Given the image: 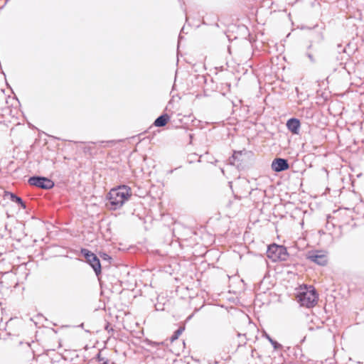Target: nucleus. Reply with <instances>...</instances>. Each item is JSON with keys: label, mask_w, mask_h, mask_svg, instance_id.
<instances>
[{"label": "nucleus", "mask_w": 364, "mask_h": 364, "mask_svg": "<svg viewBox=\"0 0 364 364\" xmlns=\"http://www.w3.org/2000/svg\"><path fill=\"white\" fill-rule=\"evenodd\" d=\"M267 257L272 261H286L289 257L287 248L277 244L270 245L267 251Z\"/></svg>", "instance_id": "nucleus-3"}, {"label": "nucleus", "mask_w": 364, "mask_h": 364, "mask_svg": "<svg viewBox=\"0 0 364 364\" xmlns=\"http://www.w3.org/2000/svg\"><path fill=\"white\" fill-rule=\"evenodd\" d=\"M28 183L31 186L46 190L52 188L55 185L54 182L48 178L39 176L30 177L28 179Z\"/></svg>", "instance_id": "nucleus-5"}, {"label": "nucleus", "mask_w": 364, "mask_h": 364, "mask_svg": "<svg viewBox=\"0 0 364 364\" xmlns=\"http://www.w3.org/2000/svg\"><path fill=\"white\" fill-rule=\"evenodd\" d=\"M149 345L151 346H157L159 343L154 341H149Z\"/></svg>", "instance_id": "nucleus-17"}, {"label": "nucleus", "mask_w": 364, "mask_h": 364, "mask_svg": "<svg viewBox=\"0 0 364 364\" xmlns=\"http://www.w3.org/2000/svg\"><path fill=\"white\" fill-rule=\"evenodd\" d=\"M80 253L85 258L86 262L92 268L98 279H100V276L102 273V266L99 258L95 254L85 248H82L80 250Z\"/></svg>", "instance_id": "nucleus-4"}, {"label": "nucleus", "mask_w": 364, "mask_h": 364, "mask_svg": "<svg viewBox=\"0 0 364 364\" xmlns=\"http://www.w3.org/2000/svg\"><path fill=\"white\" fill-rule=\"evenodd\" d=\"M97 359L101 364H108V360L102 358L100 353L97 355Z\"/></svg>", "instance_id": "nucleus-15"}, {"label": "nucleus", "mask_w": 364, "mask_h": 364, "mask_svg": "<svg viewBox=\"0 0 364 364\" xmlns=\"http://www.w3.org/2000/svg\"><path fill=\"white\" fill-rule=\"evenodd\" d=\"M264 336L271 343V344L272 345L273 348L275 350H277V349H279L282 348V345L280 343H279L277 341L273 340L270 337V336L269 334H267V333H264Z\"/></svg>", "instance_id": "nucleus-13"}, {"label": "nucleus", "mask_w": 364, "mask_h": 364, "mask_svg": "<svg viewBox=\"0 0 364 364\" xmlns=\"http://www.w3.org/2000/svg\"><path fill=\"white\" fill-rule=\"evenodd\" d=\"M242 155V151H235L232 156L229 159V161L230 164H235V161H240V157Z\"/></svg>", "instance_id": "nucleus-12"}, {"label": "nucleus", "mask_w": 364, "mask_h": 364, "mask_svg": "<svg viewBox=\"0 0 364 364\" xmlns=\"http://www.w3.org/2000/svg\"><path fill=\"white\" fill-rule=\"evenodd\" d=\"M271 167L275 172H282L289 169V165L287 159L276 158L272 161Z\"/></svg>", "instance_id": "nucleus-7"}, {"label": "nucleus", "mask_w": 364, "mask_h": 364, "mask_svg": "<svg viewBox=\"0 0 364 364\" xmlns=\"http://www.w3.org/2000/svg\"><path fill=\"white\" fill-rule=\"evenodd\" d=\"M305 338H306V337L304 336V338L301 340V342H304Z\"/></svg>", "instance_id": "nucleus-18"}, {"label": "nucleus", "mask_w": 364, "mask_h": 364, "mask_svg": "<svg viewBox=\"0 0 364 364\" xmlns=\"http://www.w3.org/2000/svg\"><path fill=\"white\" fill-rule=\"evenodd\" d=\"M100 257L104 260L109 261V260L112 259V257L109 255H107V253H102L100 255Z\"/></svg>", "instance_id": "nucleus-16"}, {"label": "nucleus", "mask_w": 364, "mask_h": 364, "mask_svg": "<svg viewBox=\"0 0 364 364\" xmlns=\"http://www.w3.org/2000/svg\"><path fill=\"white\" fill-rule=\"evenodd\" d=\"M132 196L131 188L127 186H119L112 188L106 196V206L110 210H117L122 207Z\"/></svg>", "instance_id": "nucleus-1"}, {"label": "nucleus", "mask_w": 364, "mask_h": 364, "mask_svg": "<svg viewBox=\"0 0 364 364\" xmlns=\"http://www.w3.org/2000/svg\"><path fill=\"white\" fill-rule=\"evenodd\" d=\"M301 123L296 118H291L287 122V129L294 134H298L299 132Z\"/></svg>", "instance_id": "nucleus-9"}, {"label": "nucleus", "mask_w": 364, "mask_h": 364, "mask_svg": "<svg viewBox=\"0 0 364 364\" xmlns=\"http://www.w3.org/2000/svg\"><path fill=\"white\" fill-rule=\"evenodd\" d=\"M184 330L185 327L182 326L179 327L176 331H175L173 334L170 338L171 342H173L174 341L177 340Z\"/></svg>", "instance_id": "nucleus-14"}, {"label": "nucleus", "mask_w": 364, "mask_h": 364, "mask_svg": "<svg viewBox=\"0 0 364 364\" xmlns=\"http://www.w3.org/2000/svg\"><path fill=\"white\" fill-rule=\"evenodd\" d=\"M306 258L320 266H325L328 262L326 255L321 251H310L306 255Z\"/></svg>", "instance_id": "nucleus-6"}, {"label": "nucleus", "mask_w": 364, "mask_h": 364, "mask_svg": "<svg viewBox=\"0 0 364 364\" xmlns=\"http://www.w3.org/2000/svg\"><path fill=\"white\" fill-rule=\"evenodd\" d=\"M318 300V294L312 286L307 287L298 293L297 301L302 306L311 308L314 306Z\"/></svg>", "instance_id": "nucleus-2"}, {"label": "nucleus", "mask_w": 364, "mask_h": 364, "mask_svg": "<svg viewBox=\"0 0 364 364\" xmlns=\"http://www.w3.org/2000/svg\"><path fill=\"white\" fill-rule=\"evenodd\" d=\"M4 198L10 199L12 202H14L15 203L18 204L23 209L26 208V205L25 202L22 200V198L14 193L9 191H4Z\"/></svg>", "instance_id": "nucleus-10"}, {"label": "nucleus", "mask_w": 364, "mask_h": 364, "mask_svg": "<svg viewBox=\"0 0 364 364\" xmlns=\"http://www.w3.org/2000/svg\"><path fill=\"white\" fill-rule=\"evenodd\" d=\"M338 48H341V45L338 44Z\"/></svg>", "instance_id": "nucleus-19"}, {"label": "nucleus", "mask_w": 364, "mask_h": 364, "mask_svg": "<svg viewBox=\"0 0 364 364\" xmlns=\"http://www.w3.org/2000/svg\"><path fill=\"white\" fill-rule=\"evenodd\" d=\"M170 117L168 114L164 113L159 117H158L154 122V125L157 127H164L167 122L169 121Z\"/></svg>", "instance_id": "nucleus-11"}, {"label": "nucleus", "mask_w": 364, "mask_h": 364, "mask_svg": "<svg viewBox=\"0 0 364 364\" xmlns=\"http://www.w3.org/2000/svg\"><path fill=\"white\" fill-rule=\"evenodd\" d=\"M323 35L321 33H314V36L312 37L310 44L307 47V52L306 53V55L309 59L310 62L312 63H315L316 62L315 58L314 57L311 52L309 51L314 48V43H320L323 41Z\"/></svg>", "instance_id": "nucleus-8"}]
</instances>
